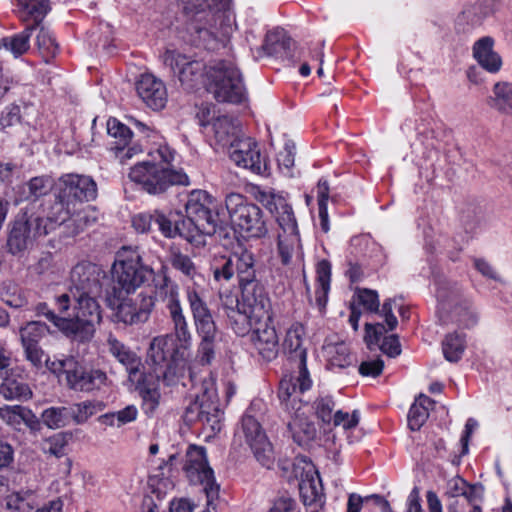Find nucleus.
<instances>
[{"label": "nucleus", "mask_w": 512, "mask_h": 512, "mask_svg": "<svg viewBox=\"0 0 512 512\" xmlns=\"http://www.w3.org/2000/svg\"><path fill=\"white\" fill-rule=\"evenodd\" d=\"M189 17L187 30L197 46L214 50L225 46L231 33V19L222 10L227 0H178Z\"/></svg>", "instance_id": "f257e3e1"}, {"label": "nucleus", "mask_w": 512, "mask_h": 512, "mask_svg": "<svg viewBox=\"0 0 512 512\" xmlns=\"http://www.w3.org/2000/svg\"><path fill=\"white\" fill-rule=\"evenodd\" d=\"M149 159L134 165L128 174L131 181L139 184L150 194H159L172 185H188L189 177L182 170L171 167L175 152L166 143L148 152Z\"/></svg>", "instance_id": "f03ea898"}, {"label": "nucleus", "mask_w": 512, "mask_h": 512, "mask_svg": "<svg viewBox=\"0 0 512 512\" xmlns=\"http://www.w3.org/2000/svg\"><path fill=\"white\" fill-rule=\"evenodd\" d=\"M225 224L227 215L224 208H217L211 195L204 190H193L185 204V216L179 210L166 213L153 210L137 214L133 224Z\"/></svg>", "instance_id": "7ed1b4c3"}, {"label": "nucleus", "mask_w": 512, "mask_h": 512, "mask_svg": "<svg viewBox=\"0 0 512 512\" xmlns=\"http://www.w3.org/2000/svg\"><path fill=\"white\" fill-rule=\"evenodd\" d=\"M98 296H70L63 293L55 298L56 309L69 322L64 335L81 342L90 340L102 320Z\"/></svg>", "instance_id": "20e7f679"}, {"label": "nucleus", "mask_w": 512, "mask_h": 512, "mask_svg": "<svg viewBox=\"0 0 512 512\" xmlns=\"http://www.w3.org/2000/svg\"><path fill=\"white\" fill-rule=\"evenodd\" d=\"M58 201L52 207L49 217L55 224H66L76 213L77 206L96 198L97 186L94 180L85 175L65 174L58 180Z\"/></svg>", "instance_id": "39448f33"}, {"label": "nucleus", "mask_w": 512, "mask_h": 512, "mask_svg": "<svg viewBox=\"0 0 512 512\" xmlns=\"http://www.w3.org/2000/svg\"><path fill=\"white\" fill-rule=\"evenodd\" d=\"M205 87L218 102L238 104L246 98L242 75L231 61L210 62L206 71Z\"/></svg>", "instance_id": "423d86ee"}, {"label": "nucleus", "mask_w": 512, "mask_h": 512, "mask_svg": "<svg viewBox=\"0 0 512 512\" xmlns=\"http://www.w3.org/2000/svg\"><path fill=\"white\" fill-rule=\"evenodd\" d=\"M47 368L54 374H64L66 384L76 391L90 392L106 384L107 376L99 369H86L74 357L47 360Z\"/></svg>", "instance_id": "0eeeda50"}, {"label": "nucleus", "mask_w": 512, "mask_h": 512, "mask_svg": "<svg viewBox=\"0 0 512 512\" xmlns=\"http://www.w3.org/2000/svg\"><path fill=\"white\" fill-rule=\"evenodd\" d=\"M181 360L179 350L172 335L153 338L148 350V361L153 366L156 380L170 385L177 374Z\"/></svg>", "instance_id": "6e6552de"}, {"label": "nucleus", "mask_w": 512, "mask_h": 512, "mask_svg": "<svg viewBox=\"0 0 512 512\" xmlns=\"http://www.w3.org/2000/svg\"><path fill=\"white\" fill-rule=\"evenodd\" d=\"M183 470L192 484H199L209 502L218 501L220 486L216 483L214 471L209 466L204 447L190 445L186 451Z\"/></svg>", "instance_id": "1a4fd4ad"}, {"label": "nucleus", "mask_w": 512, "mask_h": 512, "mask_svg": "<svg viewBox=\"0 0 512 512\" xmlns=\"http://www.w3.org/2000/svg\"><path fill=\"white\" fill-rule=\"evenodd\" d=\"M163 62L188 88H194L198 83L205 85L209 64L206 65L202 61L192 59L175 50H167L163 54Z\"/></svg>", "instance_id": "9d476101"}, {"label": "nucleus", "mask_w": 512, "mask_h": 512, "mask_svg": "<svg viewBox=\"0 0 512 512\" xmlns=\"http://www.w3.org/2000/svg\"><path fill=\"white\" fill-rule=\"evenodd\" d=\"M105 272L96 264L81 262L73 267L70 275V296H100Z\"/></svg>", "instance_id": "9b49d317"}, {"label": "nucleus", "mask_w": 512, "mask_h": 512, "mask_svg": "<svg viewBox=\"0 0 512 512\" xmlns=\"http://www.w3.org/2000/svg\"><path fill=\"white\" fill-rule=\"evenodd\" d=\"M312 387V380L306 361H298L297 370L286 374L280 381L278 396L286 410L303 406L301 394Z\"/></svg>", "instance_id": "f8f14e48"}, {"label": "nucleus", "mask_w": 512, "mask_h": 512, "mask_svg": "<svg viewBox=\"0 0 512 512\" xmlns=\"http://www.w3.org/2000/svg\"><path fill=\"white\" fill-rule=\"evenodd\" d=\"M152 270L140 263L138 255L118 259L113 265V277L127 293L135 291L151 276Z\"/></svg>", "instance_id": "ddd939ff"}, {"label": "nucleus", "mask_w": 512, "mask_h": 512, "mask_svg": "<svg viewBox=\"0 0 512 512\" xmlns=\"http://www.w3.org/2000/svg\"><path fill=\"white\" fill-rule=\"evenodd\" d=\"M242 432L257 461L262 466L270 468L274 463V452L259 422L249 414L244 415Z\"/></svg>", "instance_id": "4468645a"}, {"label": "nucleus", "mask_w": 512, "mask_h": 512, "mask_svg": "<svg viewBox=\"0 0 512 512\" xmlns=\"http://www.w3.org/2000/svg\"><path fill=\"white\" fill-rule=\"evenodd\" d=\"M159 296L173 323L175 337L182 346H186L191 341V333L181 306L178 286L164 285L159 290Z\"/></svg>", "instance_id": "2eb2a0df"}, {"label": "nucleus", "mask_w": 512, "mask_h": 512, "mask_svg": "<svg viewBox=\"0 0 512 512\" xmlns=\"http://www.w3.org/2000/svg\"><path fill=\"white\" fill-rule=\"evenodd\" d=\"M107 133L115 139L110 143V150L120 164H126L130 159L143 152L139 143L131 142L132 131L130 128L116 118L108 119Z\"/></svg>", "instance_id": "dca6fc26"}, {"label": "nucleus", "mask_w": 512, "mask_h": 512, "mask_svg": "<svg viewBox=\"0 0 512 512\" xmlns=\"http://www.w3.org/2000/svg\"><path fill=\"white\" fill-rule=\"evenodd\" d=\"M201 409L202 423L212 430H220L223 412L220 408L215 379L209 375L195 393Z\"/></svg>", "instance_id": "f3484780"}, {"label": "nucleus", "mask_w": 512, "mask_h": 512, "mask_svg": "<svg viewBox=\"0 0 512 512\" xmlns=\"http://www.w3.org/2000/svg\"><path fill=\"white\" fill-rule=\"evenodd\" d=\"M241 287V306L244 313L256 317V322L270 320V299L258 281L245 283Z\"/></svg>", "instance_id": "a211bd4d"}, {"label": "nucleus", "mask_w": 512, "mask_h": 512, "mask_svg": "<svg viewBox=\"0 0 512 512\" xmlns=\"http://www.w3.org/2000/svg\"><path fill=\"white\" fill-rule=\"evenodd\" d=\"M299 493L307 512H319L325 504V495L319 473L309 466L301 475Z\"/></svg>", "instance_id": "6ab92c4d"}, {"label": "nucleus", "mask_w": 512, "mask_h": 512, "mask_svg": "<svg viewBox=\"0 0 512 512\" xmlns=\"http://www.w3.org/2000/svg\"><path fill=\"white\" fill-rule=\"evenodd\" d=\"M230 159L239 167L260 173L262 158L257 143L250 137L240 136L228 148Z\"/></svg>", "instance_id": "aec40b11"}, {"label": "nucleus", "mask_w": 512, "mask_h": 512, "mask_svg": "<svg viewBox=\"0 0 512 512\" xmlns=\"http://www.w3.org/2000/svg\"><path fill=\"white\" fill-rule=\"evenodd\" d=\"M139 301L132 298H124L117 307L116 317L118 321L129 325L144 323L154 307V300L151 296H138Z\"/></svg>", "instance_id": "412c9836"}, {"label": "nucleus", "mask_w": 512, "mask_h": 512, "mask_svg": "<svg viewBox=\"0 0 512 512\" xmlns=\"http://www.w3.org/2000/svg\"><path fill=\"white\" fill-rule=\"evenodd\" d=\"M138 96L152 110L159 111L168 100L164 82L152 74H143L136 84Z\"/></svg>", "instance_id": "4be33fe9"}, {"label": "nucleus", "mask_w": 512, "mask_h": 512, "mask_svg": "<svg viewBox=\"0 0 512 512\" xmlns=\"http://www.w3.org/2000/svg\"><path fill=\"white\" fill-rule=\"evenodd\" d=\"M269 320L258 323L253 330L251 340L259 355L266 361L274 360L279 352V340L276 329Z\"/></svg>", "instance_id": "5701e85b"}, {"label": "nucleus", "mask_w": 512, "mask_h": 512, "mask_svg": "<svg viewBox=\"0 0 512 512\" xmlns=\"http://www.w3.org/2000/svg\"><path fill=\"white\" fill-rule=\"evenodd\" d=\"M225 224H257L259 222V208L256 205L244 204L240 194L232 193L226 197Z\"/></svg>", "instance_id": "b1692460"}, {"label": "nucleus", "mask_w": 512, "mask_h": 512, "mask_svg": "<svg viewBox=\"0 0 512 512\" xmlns=\"http://www.w3.org/2000/svg\"><path fill=\"white\" fill-rule=\"evenodd\" d=\"M495 40L490 36H484L474 42L472 46L473 59L478 65L491 74L498 73L503 65L501 56L494 49Z\"/></svg>", "instance_id": "393cba45"}, {"label": "nucleus", "mask_w": 512, "mask_h": 512, "mask_svg": "<svg viewBox=\"0 0 512 512\" xmlns=\"http://www.w3.org/2000/svg\"><path fill=\"white\" fill-rule=\"evenodd\" d=\"M47 226H12L7 239V247L12 254L25 251L38 236L49 233Z\"/></svg>", "instance_id": "a878e982"}, {"label": "nucleus", "mask_w": 512, "mask_h": 512, "mask_svg": "<svg viewBox=\"0 0 512 512\" xmlns=\"http://www.w3.org/2000/svg\"><path fill=\"white\" fill-rule=\"evenodd\" d=\"M302 408L303 406L298 405L295 409L288 410L293 413L292 419L288 423V428L292 433L294 441L300 446H305L315 439L317 429L315 424L308 420Z\"/></svg>", "instance_id": "bb28decb"}, {"label": "nucleus", "mask_w": 512, "mask_h": 512, "mask_svg": "<svg viewBox=\"0 0 512 512\" xmlns=\"http://www.w3.org/2000/svg\"><path fill=\"white\" fill-rule=\"evenodd\" d=\"M498 0H478L473 6L465 8L456 18L458 31L466 32L465 24L470 27L478 25L487 15L494 12Z\"/></svg>", "instance_id": "cd10ccee"}, {"label": "nucleus", "mask_w": 512, "mask_h": 512, "mask_svg": "<svg viewBox=\"0 0 512 512\" xmlns=\"http://www.w3.org/2000/svg\"><path fill=\"white\" fill-rule=\"evenodd\" d=\"M394 304H395V300L389 299V300L385 301L382 306L381 313L385 318L387 328L381 323H376V324L367 323L365 325L364 340L369 348L371 347V345L377 344L380 341V338L384 333H386L389 330H394L397 327L398 321L392 312Z\"/></svg>", "instance_id": "c85d7f7f"}, {"label": "nucleus", "mask_w": 512, "mask_h": 512, "mask_svg": "<svg viewBox=\"0 0 512 512\" xmlns=\"http://www.w3.org/2000/svg\"><path fill=\"white\" fill-rule=\"evenodd\" d=\"M278 236V252L281 262L288 265L292 256L301 249L300 235L297 226H280Z\"/></svg>", "instance_id": "c756f323"}, {"label": "nucleus", "mask_w": 512, "mask_h": 512, "mask_svg": "<svg viewBox=\"0 0 512 512\" xmlns=\"http://www.w3.org/2000/svg\"><path fill=\"white\" fill-rule=\"evenodd\" d=\"M50 11V0H16V13L23 22L39 26Z\"/></svg>", "instance_id": "7c9ffc66"}, {"label": "nucleus", "mask_w": 512, "mask_h": 512, "mask_svg": "<svg viewBox=\"0 0 512 512\" xmlns=\"http://www.w3.org/2000/svg\"><path fill=\"white\" fill-rule=\"evenodd\" d=\"M185 296L195 327L214 320L211 310L195 285L185 287Z\"/></svg>", "instance_id": "2f4dec72"}, {"label": "nucleus", "mask_w": 512, "mask_h": 512, "mask_svg": "<svg viewBox=\"0 0 512 512\" xmlns=\"http://www.w3.org/2000/svg\"><path fill=\"white\" fill-rule=\"evenodd\" d=\"M212 130L216 143L224 149L241 136L238 122L227 116L216 118L212 122Z\"/></svg>", "instance_id": "473e14b6"}, {"label": "nucleus", "mask_w": 512, "mask_h": 512, "mask_svg": "<svg viewBox=\"0 0 512 512\" xmlns=\"http://www.w3.org/2000/svg\"><path fill=\"white\" fill-rule=\"evenodd\" d=\"M305 343V329L304 326L295 322L287 329L284 340L283 349L293 357L297 358L298 361L307 360V352L304 347Z\"/></svg>", "instance_id": "72a5a7b5"}, {"label": "nucleus", "mask_w": 512, "mask_h": 512, "mask_svg": "<svg viewBox=\"0 0 512 512\" xmlns=\"http://www.w3.org/2000/svg\"><path fill=\"white\" fill-rule=\"evenodd\" d=\"M197 334L201 338L198 348V358L202 364H210L215 354V340L217 336V326L215 321L204 323L195 327Z\"/></svg>", "instance_id": "f704fd0d"}, {"label": "nucleus", "mask_w": 512, "mask_h": 512, "mask_svg": "<svg viewBox=\"0 0 512 512\" xmlns=\"http://www.w3.org/2000/svg\"><path fill=\"white\" fill-rule=\"evenodd\" d=\"M294 41L286 35L283 29H275L266 34L264 44L262 46L264 52L269 55H280L292 58L289 53Z\"/></svg>", "instance_id": "c9c22d12"}, {"label": "nucleus", "mask_w": 512, "mask_h": 512, "mask_svg": "<svg viewBox=\"0 0 512 512\" xmlns=\"http://www.w3.org/2000/svg\"><path fill=\"white\" fill-rule=\"evenodd\" d=\"M488 104L502 114L512 115V82H496L493 85L492 95L488 99Z\"/></svg>", "instance_id": "e433bc0d"}, {"label": "nucleus", "mask_w": 512, "mask_h": 512, "mask_svg": "<svg viewBox=\"0 0 512 512\" xmlns=\"http://www.w3.org/2000/svg\"><path fill=\"white\" fill-rule=\"evenodd\" d=\"M51 179L45 176H38L32 178L29 182L17 187V193L19 194L16 198V202L25 200H36L51 190Z\"/></svg>", "instance_id": "4c0bfd02"}, {"label": "nucleus", "mask_w": 512, "mask_h": 512, "mask_svg": "<svg viewBox=\"0 0 512 512\" xmlns=\"http://www.w3.org/2000/svg\"><path fill=\"white\" fill-rule=\"evenodd\" d=\"M109 352L132 373L137 370L140 361L137 355L127 346L120 342L114 335L109 334L107 338Z\"/></svg>", "instance_id": "58836bf2"}, {"label": "nucleus", "mask_w": 512, "mask_h": 512, "mask_svg": "<svg viewBox=\"0 0 512 512\" xmlns=\"http://www.w3.org/2000/svg\"><path fill=\"white\" fill-rule=\"evenodd\" d=\"M0 395L6 400H28L32 392L22 378L7 376L0 384Z\"/></svg>", "instance_id": "ea45409f"}, {"label": "nucleus", "mask_w": 512, "mask_h": 512, "mask_svg": "<svg viewBox=\"0 0 512 512\" xmlns=\"http://www.w3.org/2000/svg\"><path fill=\"white\" fill-rule=\"evenodd\" d=\"M434 401L428 396L421 394L410 407L408 413V425L411 430L417 431L426 422L429 410Z\"/></svg>", "instance_id": "a19ab883"}, {"label": "nucleus", "mask_w": 512, "mask_h": 512, "mask_svg": "<svg viewBox=\"0 0 512 512\" xmlns=\"http://www.w3.org/2000/svg\"><path fill=\"white\" fill-rule=\"evenodd\" d=\"M167 261L173 269L177 270L190 280H194L198 275L197 267L190 256L182 253V251L177 247H171L169 249Z\"/></svg>", "instance_id": "79ce46f5"}, {"label": "nucleus", "mask_w": 512, "mask_h": 512, "mask_svg": "<svg viewBox=\"0 0 512 512\" xmlns=\"http://www.w3.org/2000/svg\"><path fill=\"white\" fill-rule=\"evenodd\" d=\"M235 271L239 278L240 286L245 283L257 281L255 279L254 258L252 253L244 250L241 253H234Z\"/></svg>", "instance_id": "37998d69"}, {"label": "nucleus", "mask_w": 512, "mask_h": 512, "mask_svg": "<svg viewBox=\"0 0 512 512\" xmlns=\"http://www.w3.org/2000/svg\"><path fill=\"white\" fill-rule=\"evenodd\" d=\"M36 25H28L22 32L10 38L2 39V46L9 50L15 57L25 53L29 49V40L36 29Z\"/></svg>", "instance_id": "c03bdc74"}, {"label": "nucleus", "mask_w": 512, "mask_h": 512, "mask_svg": "<svg viewBox=\"0 0 512 512\" xmlns=\"http://www.w3.org/2000/svg\"><path fill=\"white\" fill-rule=\"evenodd\" d=\"M331 266L326 260L317 265V289L316 302L319 307L323 308L327 302V295L330 289Z\"/></svg>", "instance_id": "a18cd8bd"}, {"label": "nucleus", "mask_w": 512, "mask_h": 512, "mask_svg": "<svg viewBox=\"0 0 512 512\" xmlns=\"http://www.w3.org/2000/svg\"><path fill=\"white\" fill-rule=\"evenodd\" d=\"M324 352L330 368H345L351 364L349 349L344 343L327 344Z\"/></svg>", "instance_id": "49530a36"}, {"label": "nucleus", "mask_w": 512, "mask_h": 512, "mask_svg": "<svg viewBox=\"0 0 512 512\" xmlns=\"http://www.w3.org/2000/svg\"><path fill=\"white\" fill-rule=\"evenodd\" d=\"M466 348L465 335L458 333L448 334L442 342L445 359L449 362H458Z\"/></svg>", "instance_id": "de8ad7c7"}, {"label": "nucleus", "mask_w": 512, "mask_h": 512, "mask_svg": "<svg viewBox=\"0 0 512 512\" xmlns=\"http://www.w3.org/2000/svg\"><path fill=\"white\" fill-rule=\"evenodd\" d=\"M69 419H72L76 424H83L98 411L103 409L101 402L84 401L67 407Z\"/></svg>", "instance_id": "09e8293b"}, {"label": "nucleus", "mask_w": 512, "mask_h": 512, "mask_svg": "<svg viewBox=\"0 0 512 512\" xmlns=\"http://www.w3.org/2000/svg\"><path fill=\"white\" fill-rule=\"evenodd\" d=\"M49 332L48 326L40 321H30L20 328L22 345H39L40 340Z\"/></svg>", "instance_id": "8fccbe9b"}, {"label": "nucleus", "mask_w": 512, "mask_h": 512, "mask_svg": "<svg viewBox=\"0 0 512 512\" xmlns=\"http://www.w3.org/2000/svg\"><path fill=\"white\" fill-rule=\"evenodd\" d=\"M0 418L5 421L8 425L13 427L19 426L22 422L29 424L34 418V415L30 410L19 406H3L0 407Z\"/></svg>", "instance_id": "3c124183"}, {"label": "nucleus", "mask_w": 512, "mask_h": 512, "mask_svg": "<svg viewBox=\"0 0 512 512\" xmlns=\"http://www.w3.org/2000/svg\"><path fill=\"white\" fill-rule=\"evenodd\" d=\"M227 317L231 328L239 336L246 335L253 325H257L259 323L256 322V317L248 315V313H244L242 306Z\"/></svg>", "instance_id": "603ef678"}, {"label": "nucleus", "mask_w": 512, "mask_h": 512, "mask_svg": "<svg viewBox=\"0 0 512 512\" xmlns=\"http://www.w3.org/2000/svg\"><path fill=\"white\" fill-rule=\"evenodd\" d=\"M451 320L463 328L473 327L477 323V315L469 301L464 300L451 311Z\"/></svg>", "instance_id": "864d4df0"}, {"label": "nucleus", "mask_w": 512, "mask_h": 512, "mask_svg": "<svg viewBox=\"0 0 512 512\" xmlns=\"http://www.w3.org/2000/svg\"><path fill=\"white\" fill-rule=\"evenodd\" d=\"M68 412L67 407H50L42 412L41 418L47 427L57 429L68 424Z\"/></svg>", "instance_id": "5fc2aeb1"}, {"label": "nucleus", "mask_w": 512, "mask_h": 512, "mask_svg": "<svg viewBox=\"0 0 512 512\" xmlns=\"http://www.w3.org/2000/svg\"><path fill=\"white\" fill-rule=\"evenodd\" d=\"M34 494L31 491L15 492L7 496L6 505L9 509L26 512L33 508Z\"/></svg>", "instance_id": "6e6d98bb"}, {"label": "nucleus", "mask_w": 512, "mask_h": 512, "mask_svg": "<svg viewBox=\"0 0 512 512\" xmlns=\"http://www.w3.org/2000/svg\"><path fill=\"white\" fill-rule=\"evenodd\" d=\"M235 263L233 256H221L215 259L213 264V276L216 281L221 279L229 281L235 273Z\"/></svg>", "instance_id": "4d7b16f0"}, {"label": "nucleus", "mask_w": 512, "mask_h": 512, "mask_svg": "<svg viewBox=\"0 0 512 512\" xmlns=\"http://www.w3.org/2000/svg\"><path fill=\"white\" fill-rule=\"evenodd\" d=\"M37 46L44 57H54L58 52V44L53 34L46 28L41 27L37 34Z\"/></svg>", "instance_id": "13d9d810"}, {"label": "nucleus", "mask_w": 512, "mask_h": 512, "mask_svg": "<svg viewBox=\"0 0 512 512\" xmlns=\"http://www.w3.org/2000/svg\"><path fill=\"white\" fill-rule=\"evenodd\" d=\"M295 144L287 141L277 155L278 167L282 174L285 176H292V168L294 166Z\"/></svg>", "instance_id": "bf43d9fd"}, {"label": "nucleus", "mask_w": 512, "mask_h": 512, "mask_svg": "<svg viewBox=\"0 0 512 512\" xmlns=\"http://www.w3.org/2000/svg\"><path fill=\"white\" fill-rule=\"evenodd\" d=\"M313 192L316 194L321 224H328L327 202L329 199V186L327 181L320 179Z\"/></svg>", "instance_id": "052dcab7"}, {"label": "nucleus", "mask_w": 512, "mask_h": 512, "mask_svg": "<svg viewBox=\"0 0 512 512\" xmlns=\"http://www.w3.org/2000/svg\"><path fill=\"white\" fill-rule=\"evenodd\" d=\"M130 122L139 136L151 142L155 148H159V143H165L163 137L153 127L134 118H131Z\"/></svg>", "instance_id": "680f3d73"}, {"label": "nucleus", "mask_w": 512, "mask_h": 512, "mask_svg": "<svg viewBox=\"0 0 512 512\" xmlns=\"http://www.w3.org/2000/svg\"><path fill=\"white\" fill-rule=\"evenodd\" d=\"M419 141L425 149L424 154L427 158H433L442 148V142L434 130L420 134Z\"/></svg>", "instance_id": "e2e57ef3"}, {"label": "nucleus", "mask_w": 512, "mask_h": 512, "mask_svg": "<svg viewBox=\"0 0 512 512\" xmlns=\"http://www.w3.org/2000/svg\"><path fill=\"white\" fill-rule=\"evenodd\" d=\"M358 304L369 312H377L379 309V297L375 290L371 289H358L356 291Z\"/></svg>", "instance_id": "0e129e2a"}, {"label": "nucleus", "mask_w": 512, "mask_h": 512, "mask_svg": "<svg viewBox=\"0 0 512 512\" xmlns=\"http://www.w3.org/2000/svg\"><path fill=\"white\" fill-rule=\"evenodd\" d=\"M36 314L38 316H44L52 322L63 334L64 331L67 330L69 327V322L65 321V315L56 314L54 311L49 309L48 305L46 303H39L35 307Z\"/></svg>", "instance_id": "69168bd1"}, {"label": "nucleus", "mask_w": 512, "mask_h": 512, "mask_svg": "<svg viewBox=\"0 0 512 512\" xmlns=\"http://www.w3.org/2000/svg\"><path fill=\"white\" fill-rule=\"evenodd\" d=\"M103 219V215L94 206H86L83 209H79L77 206L76 213L71 217L70 220L74 222H82L83 224H93Z\"/></svg>", "instance_id": "338daca9"}, {"label": "nucleus", "mask_w": 512, "mask_h": 512, "mask_svg": "<svg viewBox=\"0 0 512 512\" xmlns=\"http://www.w3.org/2000/svg\"><path fill=\"white\" fill-rule=\"evenodd\" d=\"M335 403L331 397H323L315 402L316 414L324 423L333 422Z\"/></svg>", "instance_id": "774afa93"}]
</instances>
